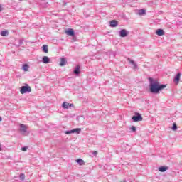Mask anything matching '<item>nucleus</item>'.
<instances>
[{"label":"nucleus","instance_id":"18","mask_svg":"<svg viewBox=\"0 0 182 182\" xmlns=\"http://www.w3.org/2000/svg\"><path fill=\"white\" fill-rule=\"evenodd\" d=\"M25 41V39H23V38L18 39V44H16V46L17 48H19V47L21 46V45H22V44L23 43V41Z\"/></svg>","mask_w":182,"mask_h":182},{"label":"nucleus","instance_id":"3","mask_svg":"<svg viewBox=\"0 0 182 182\" xmlns=\"http://www.w3.org/2000/svg\"><path fill=\"white\" fill-rule=\"evenodd\" d=\"M143 120V117L139 112H135L134 115L132 117V121L134 122H141Z\"/></svg>","mask_w":182,"mask_h":182},{"label":"nucleus","instance_id":"2","mask_svg":"<svg viewBox=\"0 0 182 182\" xmlns=\"http://www.w3.org/2000/svg\"><path fill=\"white\" fill-rule=\"evenodd\" d=\"M31 92H32V89L28 84H26V85H23L20 88V92L21 95H25V93H31Z\"/></svg>","mask_w":182,"mask_h":182},{"label":"nucleus","instance_id":"1","mask_svg":"<svg viewBox=\"0 0 182 182\" xmlns=\"http://www.w3.org/2000/svg\"><path fill=\"white\" fill-rule=\"evenodd\" d=\"M148 79L149 82V92L153 95H159L163 89H166V87H167V85L160 84L159 81L153 79L151 77Z\"/></svg>","mask_w":182,"mask_h":182},{"label":"nucleus","instance_id":"11","mask_svg":"<svg viewBox=\"0 0 182 182\" xmlns=\"http://www.w3.org/2000/svg\"><path fill=\"white\" fill-rule=\"evenodd\" d=\"M74 75H76V76H79L80 75V65H77L75 68L73 70Z\"/></svg>","mask_w":182,"mask_h":182},{"label":"nucleus","instance_id":"17","mask_svg":"<svg viewBox=\"0 0 182 182\" xmlns=\"http://www.w3.org/2000/svg\"><path fill=\"white\" fill-rule=\"evenodd\" d=\"M41 48L44 53H48V52H49V47L46 44L43 45Z\"/></svg>","mask_w":182,"mask_h":182},{"label":"nucleus","instance_id":"14","mask_svg":"<svg viewBox=\"0 0 182 182\" xmlns=\"http://www.w3.org/2000/svg\"><path fill=\"white\" fill-rule=\"evenodd\" d=\"M164 33V30H163L162 28H159L156 31V34L158 35V36H163Z\"/></svg>","mask_w":182,"mask_h":182},{"label":"nucleus","instance_id":"7","mask_svg":"<svg viewBox=\"0 0 182 182\" xmlns=\"http://www.w3.org/2000/svg\"><path fill=\"white\" fill-rule=\"evenodd\" d=\"M180 77H181V73H178L173 78V82L176 85H178L180 83Z\"/></svg>","mask_w":182,"mask_h":182},{"label":"nucleus","instance_id":"4","mask_svg":"<svg viewBox=\"0 0 182 182\" xmlns=\"http://www.w3.org/2000/svg\"><path fill=\"white\" fill-rule=\"evenodd\" d=\"M80 132H82V129L81 128H75V129H73L71 130H67L65 132V134H72L73 133H77V134H79L80 133Z\"/></svg>","mask_w":182,"mask_h":182},{"label":"nucleus","instance_id":"22","mask_svg":"<svg viewBox=\"0 0 182 182\" xmlns=\"http://www.w3.org/2000/svg\"><path fill=\"white\" fill-rule=\"evenodd\" d=\"M139 15H146V10H144V9H139Z\"/></svg>","mask_w":182,"mask_h":182},{"label":"nucleus","instance_id":"9","mask_svg":"<svg viewBox=\"0 0 182 182\" xmlns=\"http://www.w3.org/2000/svg\"><path fill=\"white\" fill-rule=\"evenodd\" d=\"M65 33L68 35V36H75V31L72 28H68L65 31Z\"/></svg>","mask_w":182,"mask_h":182},{"label":"nucleus","instance_id":"10","mask_svg":"<svg viewBox=\"0 0 182 182\" xmlns=\"http://www.w3.org/2000/svg\"><path fill=\"white\" fill-rule=\"evenodd\" d=\"M127 60L129 61V63L132 65L134 67H133V69L134 70H136V69L138 68V65L136 63V62H134V60L130 59V58H128Z\"/></svg>","mask_w":182,"mask_h":182},{"label":"nucleus","instance_id":"20","mask_svg":"<svg viewBox=\"0 0 182 182\" xmlns=\"http://www.w3.org/2000/svg\"><path fill=\"white\" fill-rule=\"evenodd\" d=\"M22 69L23 70H24V72H28V70L29 69V65L28 64H23Z\"/></svg>","mask_w":182,"mask_h":182},{"label":"nucleus","instance_id":"27","mask_svg":"<svg viewBox=\"0 0 182 182\" xmlns=\"http://www.w3.org/2000/svg\"><path fill=\"white\" fill-rule=\"evenodd\" d=\"M93 156H97V151H95L92 153Z\"/></svg>","mask_w":182,"mask_h":182},{"label":"nucleus","instance_id":"8","mask_svg":"<svg viewBox=\"0 0 182 182\" xmlns=\"http://www.w3.org/2000/svg\"><path fill=\"white\" fill-rule=\"evenodd\" d=\"M63 109H69V107H75V105L70 104L67 102H63L62 104Z\"/></svg>","mask_w":182,"mask_h":182},{"label":"nucleus","instance_id":"12","mask_svg":"<svg viewBox=\"0 0 182 182\" xmlns=\"http://www.w3.org/2000/svg\"><path fill=\"white\" fill-rule=\"evenodd\" d=\"M42 63L48 65V63H50V58L48 56H43L42 58Z\"/></svg>","mask_w":182,"mask_h":182},{"label":"nucleus","instance_id":"28","mask_svg":"<svg viewBox=\"0 0 182 182\" xmlns=\"http://www.w3.org/2000/svg\"><path fill=\"white\" fill-rule=\"evenodd\" d=\"M67 4H68V3H66V2L64 1L63 6H66Z\"/></svg>","mask_w":182,"mask_h":182},{"label":"nucleus","instance_id":"16","mask_svg":"<svg viewBox=\"0 0 182 182\" xmlns=\"http://www.w3.org/2000/svg\"><path fill=\"white\" fill-rule=\"evenodd\" d=\"M167 170H168V166H163L159 168V171L161 173H164L165 171H167Z\"/></svg>","mask_w":182,"mask_h":182},{"label":"nucleus","instance_id":"19","mask_svg":"<svg viewBox=\"0 0 182 182\" xmlns=\"http://www.w3.org/2000/svg\"><path fill=\"white\" fill-rule=\"evenodd\" d=\"M76 162L77 163V164H79L80 166H83V164H85V161H83L82 159H77L76 160Z\"/></svg>","mask_w":182,"mask_h":182},{"label":"nucleus","instance_id":"26","mask_svg":"<svg viewBox=\"0 0 182 182\" xmlns=\"http://www.w3.org/2000/svg\"><path fill=\"white\" fill-rule=\"evenodd\" d=\"M22 151H26L28 150V146H24L21 148Z\"/></svg>","mask_w":182,"mask_h":182},{"label":"nucleus","instance_id":"30","mask_svg":"<svg viewBox=\"0 0 182 182\" xmlns=\"http://www.w3.org/2000/svg\"><path fill=\"white\" fill-rule=\"evenodd\" d=\"M1 150H2V148L0 146V151H1Z\"/></svg>","mask_w":182,"mask_h":182},{"label":"nucleus","instance_id":"21","mask_svg":"<svg viewBox=\"0 0 182 182\" xmlns=\"http://www.w3.org/2000/svg\"><path fill=\"white\" fill-rule=\"evenodd\" d=\"M8 34H9L8 30L2 31L1 32V36H7Z\"/></svg>","mask_w":182,"mask_h":182},{"label":"nucleus","instance_id":"31","mask_svg":"<svg viewBox=\"0 0 182 182\" xmlns=\"http://www.w3.org/2000/svg\"><path fill=\"white\" fill-rule=\"evenodd\" d=\"M20 1H22V0H20Z\"/></svg>","mask_w":182,"mask_h":182},{"label":"nucleus","instance_id":"25","mask_svg":"<svg viewBox=\"0 0 182 182\" xmlns=\"http://www.w3.org/2000/svg\"><path fill=\"white\" fill-rule=\"evenodd\" d=\"M130 130H132V132H136V127H134V126H132L131 127V128H130Z\"/></svg>","mask_w":182,"mask_h":182},{"label":"nucleus","instance_id":"24","mask_svg":"<svg viewBox=\"0 0 182 182\" xmlns=\"http://www.w3.org/2000/svg\"><path fill=\"white\" fill-rule=\"evenodd\" d=\"M19 178L20 180H25V175L23 173H21L20 176H19Z\"/></svg>","mask_w":182,"mask_h":182},{"label":"nucleus","instance_id":"13","mask_svg":"<svg viewBox=\"0 0 182 182\" xmlns=\"http://www.w3.org/2000/svg\"><path fill=\"white\" fill-rule=\"evenodd\" d=\"M117 25H119V21L116 20H112L109 22V26H111V28H116Z\"/></svg>","mask_w":182,"mask_h":182},{"label":"nucleus","instance_id":"23","mask_svg":"<svg viewBox=\"0 0 182 182\" xmlns=\"http://www.w3.org/2000/svg\"><path fill=\"white\" fill-rule=\"evenodd\" d=\"M171 129L173 130L174 132H176V130H177V124L176 123L173 124Z\"/></svg>","mask_w":182,"mask_h":182},{"label":"nucleus","instance_id":"6","mask_svg":"<svg viewBox=\"0 0 182 182\" xmlns=\"http://www.w3.org/2000/svg\"><path fill=\"white\" fill-rule=\"evenodd\" d=\"M130 33L126 30V29H121L119 31V36H120V38H126L127 36H129V34Z\"/></svg>","mask_w":182,"mask_h":182},{"label":"nucleus","instance_id":"15","mask_svg":"<svg viewBox=\"0 0 182 182\" xmlns=\"http://www.w3.org/2000/svg\"><path fill=\"white\" fill-rule=\"evenodd\" d=\"M68 63V60H66V58H61L60 62V66H65Z\"/></svg>","mask_w":182,"mask_h":182},{"label":"nucleus","instance_id":"5","mask_svg":"<svg viewBox=\"0 0 182 182\" xmlns=\"http://www.w3.org/2000/svg\"><path fill=\"white\" fill-rule=\"evenodd\" d=\"M20 132L21 133V134H23V136H28L26 125L23 124H20Z\"/></svg>","mask_w":182,"mask_h":182},{"label":"nucleus","instance_id":"29","mask_svg":"<svg viewBox=\"0 0 182 182\" xmlns=\"http://www.w3.org/2000/svg\"><path fill=\"white\" fill-rule=\"evenodd\" d=\"M0 122H2V117H0Z\"/></svg>","mask_w":182,"mask_h":182}]
</instances>
